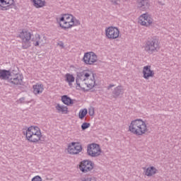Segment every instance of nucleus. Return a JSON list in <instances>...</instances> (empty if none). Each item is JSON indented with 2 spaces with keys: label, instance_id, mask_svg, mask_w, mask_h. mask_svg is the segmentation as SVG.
Returning a JSON list of instances; mask_svg holds the SVG:
<instances>
[{
  "label": "nucleus",
  "instance_id": "1",
  "mask_svg": "<svg viewBox=\"0 0 181 181\" xmlns=\"http://www.w3.org/2000/svg\"><path fill=\"white\" fill-rule=\"evenodd\" d=\"M129 132L136 136H142L149 132V127L146 122L142 119L132 120L129 124Z\"/></svg>",
  "mask_w": 181,
  "mask_h": 181
},
{
  "label": "nucleus",
  "instance_id": "2",
  "mask_svg": "<svg viewBox=\"0 0 181 181\" xmlns=\"http://www.w3.org/2000/svg\"><path fill=\"white\" fill-rule=\"evenodd\" d=\"M0 80H5L11 86H23V76L21 74H13L10 70L0 69Z\"/></svg>",
  "mask_w": 181,
  "mask_h": 181
},
{
  "label": "nucleus",
  "instance_id": "3",
  "mask_svg": "<svg viewBox=\"0 0 181 181\" xmlns=\"http://www.w3.org/2000/svg\"><path fill=\"white\" fill-rule=\"evenodd\" d=\"M25 138L29 142L37 144L42 139V132L37 126H31L28 128L25 132Z\"/></svg>",
  "mask_w": 181,
  "mask_h": 181
},
{
  "label": "nucleus",
  "instance_id": "4",
  "mask_svg": "<svg viewBox=\"0 0 181 181\" xmlns=\"http://www.w3.org/2000/svg\"><path fill=\"white\" fill-rule=\"evenodd\" d=\"M143 49L148 53V54H153L160 49V43L156 38H151L146 41L143 46Z\"/></svg>",
  "mask_w": 181,
  "mask_h": 181
},
{
  "label": "nucleus",
  "instance_id": "5",
  "mask_svg": "<svg viewBox=\"0 0 181 181\" xmlns=\"http://www.w3.org/2000/svg\"><path fill=\"white\" fill-rule=\"evenodd\" d=\"M18 37L21 40L23 49H29L30 47V40L33 37V32L23 30L18 35Z\"/></svg>",
  "mask_w": 181,
  "mask_h": 181
},
{
  "label": "nucleus",
  "instance_id": "6",
  "mask_svg": "<svg viewBox=\"0 0 181 181\" xmlns=\"http://www.w3.org/2000/svg\"><path fill=\"white\" fill-rule=\"evenodd\" d=\"M105 33L107 39L109 40H115L119 37L121 33L117 27L110 26L105 28Z\"/></svg>",
  "mask_w": 181,
  "mask_h": 181
},
{
  "label": "nucleus",
  "instance_id": "7",
  "mask_svg": "<svg viewBox=\"0 0 181 181\" xmlns=\"http://www.w3.org/2000/svg\"><path fill=\"white\" fill-rule=\"evenodd\" d=\"M138 23L141 26H144L145 28H149L153 25V18L148 13H143L138 18Z\"/></svg>",
  "mask_w": 181,
  "mask_h": 181
},
{
  "label": "nucleus",
  "instance_id": "8",
  "mask_svg": "<svg viewBox=\"0 0 181 181\" xmlns=\"http://www.w3.org/2000/svg\"><path fill=\"white\" fill-rule=\"evenodd\" d=\"M83 151V147L78 143L72 142L68 146V153L70 155H78Z\"/></svg>",
  "mask_w": 181,
  "mask_h": 181
},
{
  "label": "nucleus",
  "instance_id": "9",
  "mask_svg": "<svg viewBox=\"0 0 181 181\" xmlns=\"http://www.w3.org/2000/svg\"><path fill=\"white\" fill-rule=\"evenodd\" d=\"M79 169L83 173L90 172V170H91V161L88 160H83L79 165Z\"/></svg>",
  "mask_w": 181,
  "mask_h": 181
},
{
  "label": "nucleus",
  "instance_id": "10",
  "mask_svg": "<svg viewBox=\"0 0 181 181\" xmlns=\"http://www.w3.org/2000/svg\"><path fill=\"white\" fill-rule=\"evenodd\" d=\"M155 76V72L153 70L151 69V66H145L143 68V77L148 80L151 78V77H153Z\"/></svg>",
  "mask_w": 181,
  "mask_h": 181
},
{
  "label": "nucleus",
  "instance_id": "11",
  "mask_svg": "<svg viewBox=\"0 0 181 181\" xmlns=\"http://www.w3.org/2000/svg\"><path fill=\"white\" fill-rule=\"evenodd\" d=\"M59 22H71L72 23L78 25V21H77V19H76L71 14H64L60 18Z\"/></svg>",
  "mask_w": 181,
  "mask_h": 181
},
{
  "label": "nucleus",
  "instance_id": "12",
  "mask_svg": "<svg viewBox=\"0 0 181 181\" xmlns=\"http://www.w3.org/2000/svg\"><path fill=\"white\" fill-rule=\"evenodd\" d=\"M15 4V0H0V9L1 11H8L9 6Z\"/></svg>",
  "mask_w": 181,
  "mask_h": 181
},
{
  "label": "nucleus",
  "instance_id": "13",
  "mask_svg": "<svg viewBox=\"0 0 181 181\" xmlns=\"http://www.w3.org/2000/svg\"><path fill=\"white\" fill-rule=\"evenodd\" d=\"M144 173L145 176H148V177H151V176H155L158 173V169L154 166H150L148 168H144Z\"/></svg>",
  "mask_w": 181,
  "mask_h": 181
},
{
  "label": "nucleus",
  "instance_id": "14",
  "mask_svg": "<svg viewBox=\"0 0 181 181\" xmlns=\"http://www.w3.org/2000/svg\"><path fill=\"white\" fill-rule=\"evenodd\" d=\"M45 90V86L40 83H37L35 85L33 86V93L35 95H39L42 94Z\"/></svg>",
  "mask_w": 181,
  "mask_h": 181
},
{
  "label": "nucleus",
  "instance_id": "15",
  "mask_svg": "<svg viewBox=\"0 0 181 181\" xmlns=\"http://www.w3.org/2000/svg\"><path fill=\"white\" fill-rule=\"evenodd\" d=\"M101 155V148L97 144H91V156H100Z\"/></svg>",
  "mask_w": 181,
  "mask_h": 181
},
{
  "label": "nucleus",
  "instance_id": "16",
  "mask_svg": "<svg viewBox=\"0 0 181 181\" xmlns=\"http://www.w3.org/2000/svg\"><path fill=\"white\" fill-rule=\"evenodd\" d=\"M136 5L140 9H148L151 6L149 0H137Z\"/></svg>",
  "mask_w": 181,
  "mask_h": 181
},
{
  "label": "nucleus",
  "instance_id": "17",
  "mask_svg": "<svg viewBox=\"0 0 181 181\" xmlns=\"http://www.w3.org/2000/svg\"><path fill=\"white\" fill-rule=\"evenodd\" d=\"M31 2L37 9L46 6V0H31Z\"/></svg>",
  "mask_w": 181,
  "mask_h": 181
},
{
  "label": "nucleus",
  "instance_id": "18",
  "mask_svg": "<svg viewBox=\"0 0 181 181\" xmlns=\"http://www.w3.org/2000/svg\"><path fill=\"white\" fill-rule=\"evenodd\" d=\"M55 109L57 110V112L62 113V114H67L69 112V108L67 106L62 105L60 103H57L55 105Z\"/></svg>",
  "mask_w": 181,
  "mask_h": 181
},
{
  "label": "nucleus",
  "instance_id": "19",
  "mask_svg": "<svg viewBox=\"0 0 181 181\" xmlns=\"http://www.w3.org/2000/svg\"><path fill=\"white\" fill-rule=\"evenodd\" d=\"M78 24L73 23L72 22L68 21H60L59 25L62 29H70V28H73V26H77Z\"/></svg>",
  "mask_w": 181,
  "mask_h": 181
},
{
  "label": "nucleus",
  "instance_id": "20",
  "mask_svg": "<svg viewBox=\"0 0 181 181\" xmlns=\"http://www.w3.org/2000/svg\"><path fill=\"white\" fill-rule=\"evenodd\" d=\"M31 41L33 42V45L34 46L37 47L43 40L40 39V35L36 33L35 35H33Z\"/></svg>",
  "mask_w": 181,
  "mask_h": 181
},
{
  "label": "nucleus",
  "instance_id": "21",
  "mask_svg": "<svg viewBox=\"0 0 181 181\" xmlns=\"http://www.w3.org/2000/svg\"><path fill=\"white\" fill-rule=\"evenodd\" d=\"M64 77L66 83H68L69 86L71 87V86H73V83H74V76H73V74L67 73L65 74Z\"/></svg>",
  "mask_w": 181,
  "mask_h": 181
},
{
  "label": "nucleus",
  "instance_id": "22",
  "mask_svg": "<svg viewBox=\"0 0 181 181\" xmlns=\"http://www.w3.org/2000/svg\"><path fill=\"white\" fill-rule=\"evenodd\" d=\"M62 101L66 105H70V104H73V100H71V98L67 95H63L62 97Z\"/></svg>",
  "mask_w": 181,
  "mask_h": 181
},
{
  "label": "nucleus",
  "instance_id": "23",
  "mask_svg": "<svg viewBox=\"0 0 181 181\" xmlns=\"http://www.w3.org/2000/svg\"><path fill=\"white\" fill-rule=\"evenodd\" d=\"M90 59H91V52H86L84 54L83 62L84 63H86V64H91V63H90Z\"/></svg>",
  "mask_w": 181,
  "mask_h": 181
},
{
  "label": "nucleus",
  "instance_id": "24",
  "mask_svg": "<svg viewBox=\"0 0 181 181\" xmlns=\"http://www.w3.org/2000/svg\"><path fill=\"white\" fill-rule=\"evenodd\" d=\"M124 93V89H122V88L121 86H117V88H115V92H114V97L117 98L118 97L120 94H123Z\"/></svg>",
  "mask_w": 181,
  "mask_h": 181
},
{
  "label": "nucleus",
  "instance_id": "25",
  "mask_svg": "<svg viewBox=\"0 0 181 181\" xmlns=\"http://www.w3.org/2000/svg\"><path fill=\"white\" fill-rule=\"evenodd\" d=\"M88 112V111L86 108L80 110L79 112H78V118L80 119H84V117H86L87 115Z\"/></svg>",
  "mask_w": 181,
  "mask_h": 181
},
{
  "label": "nucleus",
  "instance_id": "26",
  "mask_svg": "<svg viewBox=\"0 0 181 181\" xmlns=\"http://www.w3.org/2000/svg\"><path fill=\"white\" fill-rule=\"evenodd\" d=\"M29 103H30V101H25V98H21L18 100V104H29Z\"/></svg>",
  "mask_w": 181,
  "mask_h": 181
},
{
  "label": "nucleus",
  "instance_id": "27",
  "mask_svg": "<svg viewBox=\"0 0 181 181\" xmlns=\"http://www.w3.org/2000/svg\"><path fill=\"white\" fill-rule=\"evenodd\" d=\"M90 123H87V122H84L82 125H81V128L83 129V131L87 129V128H90Z\"/></svg>",
  "mask_w": 181,
  "mask_h": 181
},
{
  "label": "nucleus",
  "instance_id": "28",
  "mask_svg": "<svg viewBox=\"0 0 181 181\" xmlns=\"http://www.w3.org/2000/svg\"><path fill=\"white\" fill-rule=\"evenodd\" d=\"M92 54V59H91V63H95V62H97V55H95V54H93V52H91Z\"/></svg>",
  "mask_w": 181,
  "mask_h": 181
},
{
  "label": "nucleus",
  "instance_id": "29",
  "mask_svg": "<svg viewBox=\"0 0 181 181\" xmlns=\"http://www.w3.org/2000/svg\"><path fill=\"white\" fill-rule=\"evenodd\" d=\"M31 181H42V178L39 175H36L34 177H33V179L31 180Z\"/></svg>",
  "mask_w": 181,
  "mask_h": 181
},
{
  "label": "nucleus",
  "instance_id": "30",
  "mask_svg": "<svg viewBox=\"0 0 181 181\" xmlns=\"http://www.w3.org/2000/svg\"><path fill=\"white\" fill-rule=\"evenodd\" d=\"M88 155L91 156V144L88 145Z\"/></svg>",
  "mask_w": 181,
  "mask_h": 181
},
{
  "label": "nucleus",
  "instance_id": "31",
  "mask_svg": "<svg viewBox=\"0 0 181 181\" xmlns=\"http://www.w3.org/2000/svg\"><path fill=\"white\" fill-rule=\"evenodd\" d=\"M82 181H91V177L84 178L83 180H82Z\"/></svg>",
  "mask_w": 181,
  "mask_h": 181
},
{
  "label": "nucleus",
  "instance_id": "32",
  "mask_svg": "<svg viewBox=\"0 0 181 181\" xmlns=\"http://www.w3.org/2000/svg\"><path fill=\"white\" fill-rule=\"evenodd\" d=\"M89 74L88 73H85L84 74V77H86V78H88V76H89Z\"/></svg>",
  "mask_w": 181,
  "mask_h": 181
},
{
  "label": "nucleus",
  "instance_id": "33",
  "mask_svg": "<svg viewBox=\"0 0 181 181\" xmlns=\"http://www.w3.org/2000/svg\"><path fill=\"white\" fill-rule=\"evenodd\" d=\"M112 2L113 3V4H118V1H117V0H112Z\"/></svg>",
  "mask_w": 181,
  "mask_h": 181
},
{
  "label": "nucleus",
  "instance_id": "34",
  "mask_svg": "<svg viewBox=\"0 0 181 181\" xmlns=\"http://www.w3.org/2000/svg\"><path fill=\"white\" fill-rule=\"evenodd\" d=\"M111 87H114V85H110L108 88H111Z\"/></svg>",
  "mask_w": 181,
  "mask_h": 181
},
{
  "label": "nucleus",
  "instance_id": "35",
  "mask_svg": "<svg viewBox=\"0 0 181 181\" xmlns=\"http://www.w3.org/2000/svg\"><path fill=\"white\" fill-rule=\"evenodd\" d=\"M88 112H89V114H91V109L89 108Z\"/></svg>",
  "mask_w": 181,
  "mask_h": 181
},
{
  "label": "nucleus",
  "instance_id": "36",
  "mask_svg": "<svg viewBox=\"0 0 181 181\" xmlns=\"http://www.w3.org/2000/svg\"><path fill=\"white\" fill-rule=\"evenodd\" d=\"M78 86H80V83H77Z\"/></svg>",
  "mask_w": 181,
  "mask_h": 181
},
{
  "label": "nucleus",
  "instance_id": "37",
  "mask_svg": "<svg viewBox=\"0 0 181 181\" xmlns=\"http://www.w3.org/2000/svg\"><path fill=\"white\" fill-rule=\"evenodd\" d=\"M93 78H94V77H95V76H94V74H93Z\"/></svg>",
  "mask_w": 181,
  "mask_h": 181
}]
</instances>
